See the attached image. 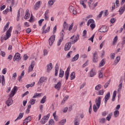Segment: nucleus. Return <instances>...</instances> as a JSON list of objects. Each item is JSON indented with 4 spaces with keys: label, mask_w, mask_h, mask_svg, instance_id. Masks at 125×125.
I'll use <instances>...</instances> for the list:
<instances>
[{
    "label": "nucleus",
    "mask_w": 125,
    "mask_h": 125,
    "mask_svg": "<svg viewBox=\"0 0 125 125\" xmlns=\"http://www.w3.org/2000/svg\"><path fill=\"white\" fill-rule=\"evenodd\" d=\"M79 39H80V36H79V35H73L70 38V40H72L71 42L72 44H74V43H76V42L79 41Z\"/></svg>",
    "instance_id": "f257e3e1"
},
{
    "label": "nucleus",
    "mask_w": 125,
    "mask_h": 125,
    "mask_svg": "<svg viewBox=\"0 0 125 125\" xmlns=\"http://www.w3.org/2000/svg\"><path fill=\"white\" fill-rule=\"evenodd\" d=\"M17 90H18V88L17 87V86H15L11 91L10 97H13V96H14V95H15V93L17 92Z\"/></svg>",
    "instance_id": "f03ea898"
},
{
    "label": "nucleus",
    "mask_w": 125,
    "mask_h": 125,
    "mask_svg": "<svg viewBox=\"0 0 125 125\" xmlns=\"http://www.w3.org/2000/svg\"><path fill=\"white\" fill-rule=\"evenodd\" d=\"M101 97H99L97 98L95 101L96 106L98 108H100V105L101 104Z\"/></svg>",
    "instance_id": "7ed1b4c3"
},
{
    "label": "nucleus",
    "mask_w": 125,
    "mask_h": 125,
    "mask_svg": "<svg viewBox=\"0 0 125 125\" xmlns=\"http://www.w3.org/2000/svg\"><path fill=\"white\" fill-rule=\"evenodd\" d=\"M21 60V57H20V54L19 53H17L15 54L14 58L13 61H20Z\"/></svg>",
    "instance_id": "20e7f679"
},
{
    "label": "nucleus",
    "mask_w": 125,
    "mask_h": 125,
    "mask_svg": "<svg viewBox=\"0 0 125 125\" xmlns=\"http://www.w3.org/2000/svg\"><path fill=\"white\" fill-rule=\"evenodd\" d=\"M55 41V35H52L49 39V43L50 46L53 44V42Z\"/></svg>",
    "instance_id": "39448f33"
},
{
    "label": "nucleus",
    "mask_w": 125,
    "mask_h": 125,
    "mask_svg": "<svg viewBox=\"0 0 125 125\" xmlns=\"http://www.w3.org/2000/svg\"><path fill=\"white\" fill-rule=\"evenodd\" d=\"M108 31V28L106 25H104L99 30L100 33H106Z\"/></svg>",
    "instance_id": "423d86ee"
},
{
    "label": "nucleus",
    "mask_w": 125,
    "mask_h": 125,
    "mask_svg": "<svg viewBox=\"0 0 125 125\" xmlns=\"http://www.w3.org/2000/svg\"><path fill=\"white\" fill-rule=\"evenodd\" d=\"M46 80H47V78L46 77H41L38 83V84L39 85H42V83H44V82H45Z\"/></svg>",
    "instance_id": "0eeeda50"
},
{
    "label": "nucleus",
    "mask_w": 125,
    "mask_h": 125,
    "mask_svg": "<svg viewBox=\"0 0 125 125\" xmlns=\"http://www.w3.org/2000/svg\"><path fill=\"white\" fill-rule=\"evenodd\" d=\"M71 46H72V43L71 42H67L64 46L65 51H68V50H70Z\"/></svg>",
    "instance_id": "6e6552de"
},
{
    "label": "nucleus",
    "mask_w": 125,
    "mask_h": 125,
    "mask_svg": "<svg viewBox=\"0 0 125 125\" xmlns=\"http://www.w3.org/2000/svg\"><path fill=\"white\" fill-rule=\"evenodd\" d=\"M98 55H97V52H95L93 53V62L94 63H96L98 62Z\"/></svg>",
    "instance_id": "1a4fd4ad"
},
{
    "label": "nucleus",
    "mask_w": 125,
    "mask_h": 125,
    "mask_svg": "<svg viewBox=\"0 0 125 125\" xmlns=\"http://www.w3.org/2000/svg\"><path fill=\"white\" fill-rule=\"evenodd\" d=\"M52 68H53V66L52 65V63H50L46 66L47 72L49 73L51 70H52Z\"/></svg>",
    "instance_id": "9d476101"
},
{
    "label": "nucleus",
    "mask_w": 125,
    "mask_h": 125,
    "mask_svg": "<svg viewBox=\"0 0 125 125\" xmlns=\"http://www.w3.org/2000/svg\"><path fill=\"white\" fill-rule=\"evenodd\" d=\"M34 67H35V62L32 61L31 64L29 67L28 72H32L34 70Z\"/></svg>",
    "instance_id": "9b49d317"
},
{
    "label": "nucleus",
    "mask_w": 125,
    "mask_h": 125,
    "mask_svg": "<svg viewBox=\"0 0 125 125\" xmlns=\"http://www.w3.org/2000/svg\"><path fill=\"white\" fill-rule=\"evenodd\" d=\"M12 98L11 97H10L8 98V100L6 102V104L7 105L8 107H9L10 105L12 104Z\"/></svg>",
    "instance_id": "f8f14e48"
},
{
    "label": "nucleus",
    "mask_w": 125,
    "mask_h": 125,
    "mask_svg": "<svg viewBox=\"0 0 125 125\" xmlns=\"http://www.w3.org/2000/svg\"><path fill=\"white\" fill-rule=\"evenodd\" d=\"M41 6V1H37L34 5V9L37 10Z\"/></svg>",
    "instance_id": "ddd939ff"
},
{
    "label": "nucleus",
    "mask_w": 125,
    "mask_h": 125,
    "mask_svg": "<svg viewBox=\"0 0 125 125\" xmlns=\"http://www.w3.org/2000/svg\"><path fill=\"white\" fill-rule=\"evenodd\" d=\"M61 82H59L55 85V88H56V89H57L58 90H60V89L61 88Z\"/></svg>",
    "instance_id": "4468645a"
},
{
    "label": "nucleus",
    "mask_w": 125,
    "mask_h": 125,
    "mask_svg": "<svg viewBox=\"0 0 125 125\" xmlns=\"http://www.w3.org/2000/svg\"><path fill=\"white\" fill-rule=\"evenodd\" d=\"M125 5H124L123 6L121 7L120 8L119 10L120 15H122V14H123V13L125 12Z\"/></svg>",
    "instance_id": "2eb2a0df"
},
{
    "label": "nucleus",
    "mask_w": 125,
    "mask_h": 125,
    "mask_svg": "<svg viewBox=\"0 0 125 125\" xmlns=\"http://www.w3.org/2000/svg\"><path fill=\"white\" fill-rule=\"evenodd\" d=\"M30 18V13H29V9H27L25 12V15L24 16V19L27 20Z\"/></svg>",
    "instance_id": "dca6fc26"
},
{
    "label": "nucleus",
    "mask_w": 125,
    "mask_h": 125,
    "mask_svg": "<svg viewBox=\"0 0 125 125\" xmlns=\"http://www.w3.org/2000/svg\"><path fill=\"white\" fill-rule=\"evenodd\" d=\"M24 75H25V72L24 71V70H23L21 75L18 77L19 82H20V83H21V82H22V80H21V79L23 78V77H24Z\"/></svg>",
    "instance_id": "f3484780"
},
{
    "label": "nucleus",
    "mask_w": 125,
    "mask_h": 125,
    "mask_svg": "<svg viewBox=\"0 0 125 125\" xmlns=\"http://www.w3.org/2000/svg\"><path fill=\"white\" fill-rule=\"evenodd\" d=\"M55 76L57 77V76L58 75V70H59V66H58V64H56L55 67Z\"/></svg>",
    "instance_id": "a211bd4d"
},
{
    "label": "nucleus",
    "mask_w": 125,
    "mask_h": 125,
    "mask_svg": "<svg viewBox=\"0 0 125 125\" xmlns=\"http://www.w3.org/2000/svg\"><path fill=\"white\" fill-rule=\"evenodd\" d=\"M29 122H31V117L28 116L27 118L24 119L23 125H27V124H28V123Z\"/></svg>",
    "instance_id": "6ab92c4d"
},
{
    "label": "nucleus",
    "mask_w": 125,
    "mask_h": 125,
    "mask_svg": "<svg viewBox=\"0 0 125 125\" xmlns=\"http://www.w3.org/2000/svg\"><path fill=\"white\" fill-rule=\"evenodd\" d=\"M90 77L91 78H93L96 75V72L94 70H93V69H92L91 71H90Z\"/></svg>",
    "instance_id": "aec40b11"
},
{
    "label": "nucleus",
    "mask_w": 125,
    "mask_h": 125,
    "mask_svg": "<svg viewBox=\"0 0 125 125\" xmlns=\"http://www.w3.org/2000/svg\"><path fill=\"white\" fill-rule=\"evenodd\" d=\"M68 99H69V96H65L62 101L61 105H64V104H65V102H66Z\"/></svg>",
    "instance_id": "412c9836"
},
{
    "label": "nucleus",
    "mask_w": 125,
    "mask_h": 125,
    "mask_svg": "<svg viewBox=\"0 0 125 125\" xmlns=\"http://www.w3.org/2000/svg\"><path fill=\"white\" fill-rule=\"evenodd\" d=\"M106 63V61L104 59H102V61H101L100 63H99V67H103L105 65V63Z\"/></svg>",
    "instance_id": "4be33fe9"
},
{
    "label": "nucleus",
    "mask_w": 125,
    "mask_h": 125,
    "mask_svg": "<svg viewBox=\"0 0 125 125\" xmlns=\"http://www.w3.org/2000/svg\"><path fill=\"white\" fill-rule=\"evenodd\" d=\"M23 116H24V113H20L19 116L15 120V122H16V121H17V120H21V119H22V118H23Z\"/></svg>",
    "instance_id": "5701e85b"
},
{
    "label": "nucleus",
    "mask_w": 125,
    "mask_h": 125,
    "mask_svg": "<svg viewBox=\"0 0 125 125\" xmlns=\"http://www.w3.org/2000/svg\"><path fill=\"white\" fill-rule=\"evenodd\" d=\"M59 77L60 78H63V77H64V71L62 70V68L60 69Z\"/></svg>",
    "instance_id": "b1692460"
},
{
    "label": "nucleus",
    "mask_w": 125,
    "mask_h": 125,
    "mask_svg": "<svg viewBox=\"0 0 125 125\" xmlns=\"http://www.w3.org/2000/svg\"><path fill=\"white\" fill-rule=\"evenodd\" d=\"M94 23H95L94 20H93V19H90L87 21V26H89L90 24H93Z\"/></svg>",
    "instance_id": "393cba45"
},
{
    "label": "nucleus",
    "mask_w": 125,
    "mask_h": 125,
    "mask_svg": "<svg viewBox=\"0 0 125 125\" xmlns=\"http://www.w3.org/2000/svg\"><path fill=\"white\" fill-rule=\"evenodd\" d=\"M79 54H77L72 59V62H74V61H77V60H78V59H79Z\"/></svg>",
    "instance_id": "a878e982"
},
{
    "label": "nucleus",
    "mask_w": 125,
    "mask_h": 125,
    "mask_svg": "<svg viewBox=\"0 0 125 125\" xmlns=\"http://www.w3.org/2000/svg\"><path fill=\"white\" fill-rule=\"evenodd\" d=\"M94 0H89L88 2V6L89 7H90V8H91V4H93L94 3Z\"/></svg>",
    "instance_id": "bb28decb"
},
{
    "label": "nucleus",
    "mask_w": 125,
    "mask_h": 125,
    "mask_svg": "<svg viewBox=\"0 0 125 125\" xmlns=\"http://www.w3.org/2000/svg\"><path fill=\"white\" fill-rule=\"evenodd\" d=\"M56 0H49L48 4V5H50V6H52V5H53L54 3L55 2Z\"/></svg>",
    "instance_id": "cd10ccee"
},
{
    "label": "nucleus",
    "mask_w": 125,
    "mask_h": 125,
    "mask_svg": "<svg viewBox=\"0 0 125 125\" xmlns=\"http://www.w3.org/2000/svg\"><path fill=\"white\" fill-rule=\"evenodd\" d=\"M116 96H117V91H114L113 93L112 101H113V102L115 101Z\"/></svg>",
    "instance_id": "c85d7f7f"
},
{
    "label": "nucleus",
    "mask_w": 125,
    "mask_h": 125,
    "mask_svg": "<svg viewBox=\"0 0 125 125\" xmlns=\"http://www.w3.org/2000/svg\"><path fill=\"white\" fill-rule=\"evenodd\" d=\"M41 96H42L41 93H36L35 94H34V95L33 97V98L35 99V98H37V97H41Z\"/></svg>",
    "instance_id": "c756f323"
},
{
    "label": "nucleus",
    "mask_w": 125,
    "mask_h": 125,
    "mask_svg": "<svg viewBox=\"0 0 125 125\" xmlns=\"http://www.w3.org/2000/svg\"><path fill=\"white\" fill-rule=\"evenodd\" d=\"M70 78H71V80H74L75 78H76V73L75 72H73L70 74Z\"/></svg>",
    "instance_id": "7c9ffc66"
},
{
    "label": "nucleus",
    "mask_w": 125,
    "mask_h": 125,
    "mask_svg": "<svg viewBox=\"0 0 125 125\" xmlns=\"http://www.w3.org/2000/svg\"><path fill=\"white\" fill-rule=\"evenodd\" d=\"M110 92H108L105 96L104 99L109 100L110 99Z\"/></svg>",
    "instance_id": "2f4dec72"
},
{
    "label": "nucleus",
    "mask_w": 125,
    "mask_h": 125,
    "mask_svg": "<svg viewBox=\"0 0 125 125\" xmlns=\"http://www.w3.org/2000/svg\"><path fill=\"white\" fill-rule=\"evenodd\" d=\"M49 117H50V114H48L47 115L44 116L43 118L46 122H47V121H48V119H49Z\"/></svg>",
    "instance_id": "473e14b6"
},
{
    "label": "nucleus",
    "mask_w": 125,
    "mask_h": 125,
    "mask_svg": "<svg viewBox=\"0 0 125 125\" xmlns=\"http://www.w3.org/2000/svg\"><path fill=\"white\" fill-rule=\"evenodd\" d=\"M46 101V96H44L41 101V103L43 104Z\"/></svg>",
    "instance_id": "72a5a7b5"
},
{
    "label": "nucleus",
    "mask_w": 125,
    "mask_h": 125,
    "mask_svg": "<svg viewBox=\"0 0 125 125\" xmlns=\"http://www.w3.org/2000/svg\"><path fill=\"white\" fill-rule=\"evenodd\" d=\"M120 60H121V57H117L115 61H114V62L115 63V65H117L119 62H120Z\"/></svg>",
    "instance_id": "f704fd0d"
},
{
    "label": "nucleus",
    "mask_w": 125,
    "mask_h": 125,
    "mask_svg": "<svg viewBox=\"0 0 125 125\" xmlns=\"http://www.w3.org/2000/svg\"><path fill=\"white\" fill-rule=\"evenodd\" d=\"M35 82H33L31 84H28L26 85V87L27 88H29V87H33V86L35 85Z\"/></svg>",
    "instance_id": "c9c22d12"
},
{
    "label": "nucleus",
    "mask_w": 125,
    "mask_h": 125,
    "mask_svg": "<svg viewBox=\"0 0 125 125\" xmlns=\"http://www.w3.org/2000/svg\"><path fill=\"white\" fill-rule=\"evenodd\" d=\"M1 83L2 85H4L5 84V79H4V76H2V79L1 81Z\"/></svg>",
    "instance_id": "e433bc0d"
},
{
    "label": "nucleus",
    "mask_w": 125,
    "mask_h": 125,
    "mask_svg": "<svg viewBox=\"0 0 125 125\" xmlns=\"http://www.w3.org/2000/svg\"><path fill=\"white\" fill-rule=\"evenodd\" d=\"M99 107L96 105V104H94L93 105V111L95 112V113H96L97 112V110H98Z\"/></svg>",
    "instance_id": "4c0bfd02"
},
{
    "label": "nucleus",
    "mask_w": 125,
    "mask_h": 125,
    "mask_svg": "<svg viewBox=\"0 0 125 125\" xmlns=\"http://www.w3.org/2000/svg\"><path fill=\"white\" fill-rule=\"evenodd\" d=\"M8 27H9V22L6 23V24L4 26L3 31L5 32L7 29H8Z\"/></svg>",
    "instance_id": "58836bf2"
},
{
    "label": "nucleus",
    "mask_w": 125,
    "mask_h": 125,
    "mask_svg": "<svg viewBox=\"0 0 125 125\" xmlns=\"http://www.w3.org/2000/svg\"><path fill=\"white\" fill-rule=\"evenodd\" d=\"M80 125V121H79L78 118H76L74 120V125Z\"/></svg>",
    "instance_id": "ea45409f"
},
{
    "label": "nucleus",
    "mask_w": 125,
    "mask_h": 125,
    "mask_svg": "<svg viewBox=\"0 0 125 125\" xmlns=\"http://www.w3.org/2000/svg\"><path fill=\"white\" fill-rule=\"evenodd\" d=\"M66 123V119H63L59 123V125H64V124Z\"/></svg>",
    "instance_id": "a19ab883"
},
{
    "label": "nucleus",
    "mask_w": 125,
    "mask_h": 125,
    "mask_svg": "<svg viewBox=\"0 0 125 125\" xmlns=\"http://www.w3.org/2000/svg\"><path fill=\"white\" fill-rule=\"evenodd\" d=\"M106 122V119L105 118H102L99 120V123L100 124H104Z\"/></svg>",
    "instance_id": "79ce46f5"
},
{
    "label": "nucleus",
    "mask_w": 125,
    "mask_h": 125,
    "mask_svg": "<svg viewBox=\"0 0 125 125\" xmlns=\"http://www.w3.org/2000/svg\"><path fill=\"white\" fill-rule=\"evenodd\" d=\"M112 118V113H110L108 115L107 117L106 118V120L107 121H110L111 120V118Z\"/></svg>",
    "instance_id": "37998d69"
},
{
    "label": "nucleus",
    "mask_w": 125,
    "mask_h": 125,
    "mask_svg": "<svg viewBox=\"0 0 125 125\" xmlns=\"http://www.w3.org/2000/svg\"><path fill=\"white\" fill-rule=\"evenodd\" d=\"M95 90H100L101 89V84H99L98 85L96 86Z\"/></svg>",
    "instance_id": "c03bdc74"
},
{
    "label": "nucleus",
    "mask_w": 125,
    "mask_h": 125,
    "mask_svg": "<svg viewBox=\"0 0 125 125\" xmlns=\"http://www.w3.org/2000/svg\"><path fill=\"white\" fill-rule=\"evenodd\" d=\"M63 38L62 37H61L58 42V46H59L60 44H61V42H63Z\"/></svg>",
    "instance_id": "a18cd8bd"
},
{
    "label": "nucleus",
    "mask_w": 125,
    "mask_h": 125,
    "mask_svg": "<svg viewBox=\"0 0 125 125\" xmlns=\"http://www.w3.org/2000/svg\"><path fill=\"white\" fill-rule=\"evenodd\" d=\"M116 42H118V36H115V37L113 39L112 44H115Z\"/></svg>",
    "instance_id": "49530a36"
},
{
    "label": "nucleus",
    "mask_w": 125,
    "mask_h": 125,
    "mask_svg": "<svg viewBox=\"0 0 125 125\" xmlns=\"http://www.w3.org/2000/svg\"><path fill=\"white\" fill-rule=\"evenodd\" d=\"M80 3L83 5V6L84 7V8H86V5L84 4V2H83V0H80Z\"/></svg>",
    "instance_id": "de8ad7c7"
},
{
    "label": "nucleus",
    "mask_w": 125,
    "mask_h": 125,
    "mask_svg": "<svg viewBox=\"0 0 125 125\" xmlns=\"http://www.w3.org/2000/svg\"><path fill=\"white\" fill-rule=\"evenodd\" d=\"M49 125H54V120L51 119L49 121Z\"/></svg>",
    "instance_id": "09e8293b"
},
{
    "label": "nucleus",
    "mask_w": 125,
    "mask_h": 125,
    "mask_svg": "<svg viewBox=\"0 0 125 125\" xmlns=\"http://www.w3.org/2000/svg\"><path fill=\"white\" fill-rule=\"evenodd\" d=\"M119 114H120V112H119L118 110H116L114 112V117H115V118H117V117L119 116Z\"/></svg>",
    "instance_id": "8fccbe9b"
},
{
    "label": "nucleus",
    "mask_w": 125,
    "mask_h": 125,
    "mask_svg": "<svg viewBox=\"0 0 125 125\" xmlns=\"http://www.w3.org/2000/svg\"><path fill=\"white\" fill-rule=\"evenodd\" d=\"M97 94L98 95H103L104 94V90H100Z\"/></svg>",
    "instance_id": "3c124183"
},
{
    "label": "nucleus",
    "mask_w": 125,
    "mask_h": 125,
    "mask_svg": "<svg viewBox=\"0 0 125 125\" xmlns=\"http://www.w3.org/2000/svg\"><path fill=\"white\" fill-rule=\"evenodd\" d=\"M63 26L64 29L68 28V24H67V22H66V21H64Z\"/></svg>",
    "instance_id": "603ef678"
},
{
    "label": "nucleus",
    "mask_w": 125,
    "mask_h": 125,
    "mask_svg": "<svg viewBox=\"0 0 125 125\" xmlns=\"http://www.w3.org/2000/svg\"><path fill=\"white\" fill-rule=\"evenodd\" d=\"M90 27L91 28V30H93V29L95 28V22H94V23L91 24L90 25Z\"/></svg>",
    "instance_id": "864d4df0"
},
{
    "label": "nucleus",
    "mask_w": 125,
    "mask_h": 125,
    "mask_svg": "<svg viewBox=\"0 0 125 125\" xmlns=\"http://www.w3.org/2000/svg\"><path fill=\"white\" fill-rule=\"evenodd\" d=\"M45 123H46V121H45V120H44L43 117H42V118L41 119V123L42 125H44V124H45Z\"/></svg>",
    "instance_id": "5fc2aeb1"
},
{
    "label": "nucleus",
    "mask_w": 125,
    "mask_h": 125,
    "mask_svg": "<svg viewBox=\"0 0 125 125\" xmlns=\"http://www.w3.org/2000/svg\"><path fill=\"white\" fill-rule=\"evenodd\" d=\"M115 56H116V54H115V53L110 54V58H111V59H112L113 60H114V59H115Z\"/></svg>",
    "instance_id": "6e6d98bb"
},
{
    "label": "nucleus",
    "mask_w": 125,
    "mask_h": 125,
    "mask_svg": "<svg viewBox=\"0 0 125 125\" xmlns=\"http://www.w3.org/2000/svg\"><path fill=\"white\" fill-rule=\"evenodd\" d=\"M49 31H50V26H48L47 29H46L45 30H44V34H46V33H48Z\"/></svg>",
    "instance_id": "4d7b16f0"
},
{
    "label": "nucleus",
    "mask_w": 125,
    "mask_h": 125,
    "mask_svg": "<svg viewBox=\"0 0 125 125\" xmlns=\"http://www.w3.org/2000/svg\"><path fill=\"white\" fill-rule=\"evenodd\" d=\"M110 84V81H108L107 82V83H106L104 85V87H105V88H107V87H108V86H109V85Z\"/></svg>",
    "instance_id": "13d9d810"
},
{
    "label": "nucleus",
    "mask_w": 125,
    "mask_h": 125,
    "mask_svg": "<svg viewBox=\"0 0 125 125\" xmlns=\"http://www.w3.org/2000/svg\"><path fill=\"white\" fill-rule=\"evenodd\" d=\"M69 75H70V73H69L68 72L65 73V79L66 81H67V80H68V79L69 78Z\"/></svg>",
    "instance_id": "bf43d9fd"
},
{
    "label": "nucleus",
    "mask_w": 125,
    "mask_h": 125,
    "mask_svg": "<svg viewBox=\"0 0 125 125\" xmlns=\"http://www.w3.org/2000/svg\"><path fill=\"white\" fill-rule=\"evenodd\" d=\"M65 34V32H64V30L62 29V31L61 32V38H64V35Z\"/></svg>",
    "instance_id": "052dcab7"
},
{
    "label": "nucleus",
    "mask_w": 125,
    "mask_h": 125,
    "mask_svg": "<svg viewBox=\"0 0 125 125\" xmlns=\"http://www.w3.org/2000/svg\"><path fill=\"white\" fill-rule=\"evenodd\" d=\"M44 18L46 21H48L49 19V16H48V15H44Z\"/></svg>",
    "instance_id": "680f3d73"
},
{
    "label": "nucleus",
    "mask_w": 125,
    "mask_h": 125,
    "mask_svg": "<svg viewBox=\"0 0 125 125\" xmlns=\"http://www.w3.org/2000/svg\"><path fill=\"white\" fill-rule=\"evenodd\" d=\"M43 21H44V19H41L38 21L39 26H42V22H43Z\"/></svg>",
    "instance_id": "e2e57ef3"
},
{
    "label": "nucleus",
    "mask_w": 125,
    "mask_h": 125,
    "mask_svg": "<svg viewBox=\"0 0 125 125\" xmlns=\"http://www.w3.org/2000/svg\"><path fill=\"white\" fill-rule=\"evenodd\" d=\"M57 30V26L55 25L53 28V34H55Z\"/></svg>",
    "instance_id": "0e129e2a"
},
{
    "label": "nucleus",
    "mask_w": 125,
    "mask_h": 125,
    "mask_svg": "<svg viewBox=\"0 0 125 125\" xmlns=\"http://www.w3.org/2000/svg\"><path fill=\"white\" fill-rule=\"evenodd\" d=\"M30 102V104H31V105H34V104H35V103L36 102V100L32 99Z\"/></svg>",
    "instance_id": "69168bd1"
},
{
    "label": "nucleus",
    "mask_w": 125,
    "mask_h": 125,
    "mask_svg": "<svg viewBox=\"0 0 125 125\" xmlns=\"http://www.w3.org/2000/svg\"><path fill=\"white\" fill-rule=\"evenodd\" d=\"M9 10V9H8V8L6 9L5 10L3 11V14H7Z\"/></svg>",
    "instance_id": "338daca9"
},
{
    "label": "nucleus",
    "mask_w": 125,
    "mask_h": 125,
    "mask_svg": "<svg viewBox=\"0 0 125 125\" xmlns=\"http://www.w3.org/2000/svg\"><path fill=\"white\" fill-rule=\"evenodd\" d=\"M94 36L95 35L94 34L90 38L88 39V41H91L92 42H93V39H94Z\"/></svg>",
    "instance_id": "774afa93"
}]
</instances>
